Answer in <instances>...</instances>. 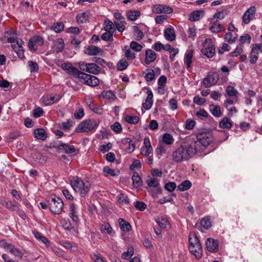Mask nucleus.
<instances>
[{"label":"nucleus","instance_id":"obj_52","mask_svg":"<svg viewBox=\"0 0 262 262\" xmlns=\"http://www.w3.org/2000/svg\"><path fill=\"white\" fill-rule=\"evenodd\" d=\"M226 94L229 97L236 96L238 93L234 87L230 85L226 88Z\"/></svg>","mask_w":262,"mask_h":262},{"label":"nucleus","instance_id":"obj_64","mask_svg":"<svg viewBox=\"0 0 262 262\" xmlns=\"http://www.w3.org/2000/svg\"><path fill=\"white\" fill-rule=\"evenodd\" d=\"M164 187L167 191L171 192L176 188V184L174 182H168L165 185Z\"/></svg>","mask_w":262,"mask_h":262},{"label":"nucleus","instance_id":"obj_26","mask_svg":"<svg viewBox=\"0 0 262 262\" xmlns=\"http://www.w3.org/2000/svg\"><path fill=\"white\" fill-rule=\"evenodd\" d=\"M134 31V38L138 41H139L143 39L144 37V34L141 31V30H139V28L137 26H133V27Z\"/></svg>","mask_w":262,"mask_h":262},{"label":"nucleus","instance_id":"obj_5","mask_svg":"<svg viewBox=\"0 0 262 262\" xmlns=\"http://www.w3.org/2000/svg\"><path fill=\"white\" fill-rule=\"evenodd\" d=\"M196 138L198 140L197 143L199 144L198 148H200V144H202L203 146L206 147L212 142L213 137L211 132H205L199 133Z\"/></svg>","mask_w":262,"mask_h":262},{"label":"nucleus","instance_id":"obj_34","mask_svg":"<svg viewBox=\"0 0 262 262\" xmlns=\"http://www.w3.org/2000/svg\"><path fill=\"white\" fill-rule=\"evenodd\" d=\"M220 127L223 128H230L232 126V122L229 118L225 117L220 121Z\"/></svg>","mask_w":262,"mask_h":262},{"label":"nucleus","instance_id":"obj_47","mask_svg":"<svg viewBox=\"0 0 262 262\" xmlns=\"http://www.w3.org/2000/svg\"><path fill=\"white\" fill-rule=\"evenodd\" d=\"M124 144L128 143V147L126 148L128 152H132L135 149V144L132 142V140L129 138L125 139L123 141Z\"/></svg>","mask_w":262,"mask_h":262},{"label":"nucleus","instance_id":"obj_39","mask_svg":"<svg viewBox=\"0 0 262 262\" xmlns=\"http://www.w3.org/2000/svg\"><path fill=\"white\" fill-rule=\"evenodd\" d=\"M103 27L104 29L106 31L114 32L115 31L113 22L109 20H106L104 21Z\"/></svg>","mask_w":262,"mask_h":262},{"label":"nucleus","instance_id":"obj_31","mask_svg":"<svg viewBox=\"0 0 262 262\" xmlns=\"http://www.w3.org/2000/svg\"><path fill=\"white\" fill-rule=\"evenodd\" d=\"M33 233L36 239L45 244L46 246H49V242L46 237L42 236L41 233L36 231H33Z\"/></svg>","mask_w":262,"mask_h":262},{"label":"nucleus","instance_id":"obj_18","mask_svg":"<svg viewBox=\"0 0 262 262\" xmlns=\"http://www.w3.org/2000/svg\"><path fill=\"white\" fill-rule=\"evenodd\" d=\"M204 14L203 10H195L189 14V19L191 21H195L200 20Z\"/></svg>","mask_w":262,"mask_h":262},{"label":"nucleus","instance_id":"obj_62","mask_svg":"<svg viewBox=\"0 0 262 262\" xmlns=\"http://www.w3.org/2000/svg\"><path fill=\"white\" fill-rule=\"evenodd\" d=\"M111 128L117 133H120L122 129L120 123L118 122H115L114 124L111 125Z\"/></svg>","mask_w":262,"mask_h":262},{"label":"nucleus","instance_id":"obj_37","mask_svg":"<svg viewBox=\"0 0 262 262\" xmlns=\"http://www.w3.org/2000/svg\"><path fill=\"white\" fill-rule=\"evenodd\" d=\"M191 186V183L189 180H185L178 186V190L181 191L187 190Z\"/></svg>","mask_w":262,"mask_h":262},{"label":"nucleus","instance_id":"obj_17","mask_svg":"<svg viewBox=\"0 0 262 262\" xmlns=\"http://www.w3.org/2000/svg\"><path fill=\"white\" fill-rule=\"evenodd\" d=\"M147 93V97L146 99L145 102L143 103V106L145 109L148 110H149L152 105L153 94L151 90H148Z\"/></svg>","mask_w":262,"mask_h":262},{"label":"nucleus","instance_id":"obj_45","mask_svg":"<svg viewBox=\"0 0 262 262\" xmlns=\"http://www.w3.org/2000/svg\"><path fill=\"white\" fill-rule=\"evenodd\" d=\"M24 42L21 39H16L14 44H12V47L16 51H21L23 50V45Z\"/></svg>","mask_w":262,"mask_h":262},{"label":"nucleus","instance_id":"obj_8","mask_svg":"<svg viewBox=\"0 0 262 262\" xmlns=\"http://www.w3.org/2000/svg\"><path fill=\"white\" fill-rule=\"evenodd\" d=\"M43 44L42 38L39 36H34L30 38L28 43V47L30 49L36 51L37 45L41 46Z\"/></svg>","mask_w":262,"mask_h":262},{"label":"nucleus","instance_id":"obj_12","mask_svg":"<svg viewBox=\"0 0 262 262\" xmlns=\"http://www.w3.org/2000/svg\"><path fill=\"white\" fill-rule=\"evenodd\" d=\"M207 249L210 252H216L218 250V241L212 238H208L206 242Z\"/></svg>","mask_w":262,"mask_h":262},{"label":"nucleus","instance_id":"obj_56","mask_svg":"<svg viewBox=\"0 0 262 262\" xmlns=\"http://www.w3.org/2000/svg\"><path fill=\"white\" fill-rule=\"evenodd\" d=\"M201 225L205 229H208L211 226L210 220L208 218L202 219L200 222Z\"/></svg>","mask_w":262,"mask_h":262},{"label":"nucleus","instance_id":"obj_63","mask_svg":"<svg viewBox=\"0 0 262 262\" xmlns=\"http://www.w3.org/2000/svg\"><path fill=\"white\" fill-rule=\"evenodd\" d=\"M87 17L88 16L85 13L79 14L76 17L77 21L80 23H83L86 21Z\"/></svg>","mask_w":262,"mask_h":262},{"label":"nucleus","instance_id":"obj_29","mask_svg":"<svg viewBox=\"0 0 262 262\" xmlns=\"http://www.w3.org/2000/svg\"><path fill=\"white\" fill-rule=\"evenodd\" d=\"M193 53V51L192 50H188L185 54L184 61L187 64V68H189L191 67Z\"/></svg>","mask_w":262,"mask_h":262},{"label":"nucleus","instance_id":"obj_20","mask_svg":"<svg viewBox=\"0 0 262 262\" xmlns=\"http://www.w3.org/2000/svg\"><path fill=\"white\" fill-rule=\"evenodd\" d=\"M87 104L89 105V107L91 110L97 114L101 115L104 112L102 108L95 104L91 100L88 101L87 102Z\"/></svg>","mask_w":262,"mask_h":262},{"label":"nucleus","instance_id":"obj_42","mask_svg":"<svg viewBox=\"0 0 262 262\" xmlns=\"http://www.w3.org/2000/svg\"><path fill=\"white\" fill-rule=\"evenodd\" d=\"M210 30L215 33H219L222 31L223 30H224V26L219 24L214 23L210 27Z\"/></svg>","mask_w":262,"mask_h":262},{"label":"nucleus","instance_id":"obj_13","mask_svg":"<svg viewBox=\"0 0 262 262\" xmlns=\"http://www.w3.org/2000/svg\"><path fill=\"white\" fill-rule=\"evenodd\" d=\"M154 11L157 13L170 14L173 12V9L171 7L165 5H157L155 6Z\"/></svg>","mask_w":262,"mask_h":262},{"label":"nucleus","instance_id":"obj_43","mask_svg":"<svg viewBox=\"0 0 262 262\" xmlns=\"http://www.w3.org/2000/svg\"><path fill=\"white\" fill-rule=\"evenodd\" d=\"M159 226L163 229H166L170 227V224L168 220L166 218H161L158 219L157 221Z\"/></svg>","mask_w":262,"mask_h":262},{"label":"nucleus","instance_id":"obj_53","mask_svg":"<svg viewBox=\"0 0 262 262\" xmlns=\"http://www.w3.org/2000/svg\"><path fill=\"white\" fill-rule=\"evenodd\" d=\"M114 32L106 31L101 36V38L105 41H113Z\"/></svg>","mask_w":262,"mask_h":262},{"label":"nucleus","instance_id":"obj_24","mask_svg":"<svg viewBox=\"0 0 262 262\" xmlns=\"http://www.w3.org/2000/svg\"><path fill=\"white\" fill-rule=\"evenodd\" d=\"M34 134L35 138L38 139L44 140L47 138V134L43 128H37L34 130Z\"/></svg>","mask_w":262,"mask_h":262},{"label":"nucleus","instance_id":"obj_35","mask_svg":"<svg viewBox=\"0 0 262 262\" xmlns=\"http://www.w3.org/2000/svg\"><path fill=\"white\" fill-rule=\"evenodd\" d=\"M1 204L3 206L11 210H15L18 208L17 206L12 201H2Z\"/></svg>","mask_w":262,"mask_h":262},{"label":"nucleus","instance_id":"obj_46","mask_svg":"<svg viewBox=\"0 0 262 262\" xmlns=\"http://www.w3.org/2000/svg\"><path fill=\"white\" fill-rule=\"evenodd\" d=\"M140 12L139 11L135 10L127 13L128 18L132 21L136 20L139 17Z\"/></svg>","mask_w":262,"mask_h":262},{"label":"nucleus","instance_id":"obj_22","mask_svg":"<svg viewBox=\"0 0 262 262\" xmlns=\"http://www.w3.org/2000/svg\"><path fill=\"white\" fill-rule=\"evenodd\" d=\"M215 48L213 46V45H209L208 47H205L204 49H203L202 52L204 55H206L209 58H211L215 54Z\"/></svg>","mask_w":262,"mask_h":262},{"label":"nucleus","instance_id":"obj_9","mask_svg":"<svg viewBox=\"0 0 262 262\" xmlns=\"http://www.w3.org/2000/svg\"><path fill=\"white\" fill-rule=\"evenodd\" d=\"M256 8L255 6H251L248 9L243 16V21L245 24H248L255 17Z\"/></svg>","mask_w":262,"mask_h":262},{"label":"nucleus","instance_id":"obj_33","mask_svg":"<svg viewBox=\"0 0 262 262\" xmlns=\"http://www.w3.org/2000/svg\"><path fill=\"white\" fill-rule=\"evenodd\" d=\"M43 103L46 105H51L54 102L57 101V99H55V96H46L42 98Z\"/></svg>","mask_w":262,"mask_h":262},{"label":"nucleus","instance_id":"obj_27","mask_svg":"<svg viewBox=\"0 0 262 262\" xmlns=\"http://www.w3.org/2000/svg\"><path fill=\"white\" fill-rule=\"evenodd\" d=\"M99 52H102V50L98 47L95 46H90L86 48V54L89 55H96Z\"/></svg>","mask_w":262,"mask_h":262},{"label":"nucleus","instance_id":"obj_51","mask_svg":"<svg viewBox=\"0 0 262 262\" xmlns=\"http://www.w3.org/2000/svg\"><path fill=\"white\" fill-rule=\"evenodd\" d=\"M147 73H146L144 78L147 81H151L155 78V72L153 70L148 69L146 70Z\"/></svg>","mask_w":262,"mask_h":262},{"label":"nucleus","instance_id":"obj_57","mask_svg":"<svg viewBox=\"0 0 262 262\" xmlns=\"http://www.w3.org/2000/svg\"><path fill=\"white\" fill-rule=\"evenodd\" d=\"M130 48L136 52H139L141 50L142 46L137 42L133 41L130 42Z\"/></svg>","mask_w":262,"mask_h":262},{"label":"nucleus","instance_id":"obj_7","mask_svg":"<svg viewBox=\"0 0 262 262\" xmlns=\"http://www.w3.org/2000/svg\"><path fill=\"white\" fill-rule=\"evenodd\" d=\"M219 79L217 73L209 74L203 80V84L206 88H209L216 84Z\"/></svg>","mask_w":262,"mask_h":262},{"label":"nucleus","instance_id":"obj_10","mask_svg":"<svg viewBox=\"0 0 262 262\" xmlns=\"http://www.w3.org/2000/svg\"><path fill=\"white\" fill-rule=\"evenodd\" d=\"M61 67L69 74L74 77L79 73V70L74 68L70 62L63 63L61 64Z\"/></svg>","mask_w":262,"mask_h":262},{"label":"nucleus","instance_id":"obj_59","mask_svg":"<svg viewBox=\"0 0 262 262\" xmlns=\"http://www.w3.org/2000/svg\"><path fill=\"white\" fill-rule=\"evenodd\" d=\"M134 254V248L133 247H128L127 251L123 253L122 257L123 259H127L128 257L133 256Z\"/></svg>","mask_w":262,"mask_h":262},{"label":"nucleus","instance_id":"obj_23","mask_svg":"<svg viewBox=\"0 0 262 262\" xmlns=\"http://www.w3.org/2000/svg\"><path fill=\"white\" fill-rule=\"evenodd\" d=\"M119 226L121 230L123 231H129L132 229V227L130 224L122 219H119Z\"/></svg>","mask_w":262,"mask_h":262},{"label":"nucleus","instance_id":"obj_25","mask_svg":"<svg viewBox=\"0 0 262 262\" xmlns=\"http://www.w3.org/2000/svg\"><path fill=\"white\" fill-rule=\"evenodd\" d=\"M101 68L98 65L94 63H88V72L93 74H98L99 73Z\"/></svg>","mask_w":262,"mask_h":262},{"label":"nucleus","instance_id":"obj_28","mask_svg":"<svg viewBox=\"0 0 262 262\" xmlns=\"http://www.w3.org/2000/svg\"><path fill=\"white\" fill-rule=\"evenodd\" d=\"M209 107L210 111L213 116L217 117L221 116L222 113L221 112L220 107L219 105L211 104L209 105Z\"/></svg>","mask_w":262,"mask_h":262},{"label":"nucleus","instance_id":"obj_61","mask_svg":"<svg viewBox=\"0 0 262 262\" xmlns=\"http://www.w3.org/2000/svg\"><path fill=\"white\" fill-rule=\"evenodd\" d=\"M28 66L30 68L31 72H37L38 70V67L37 63L33 61H29Z\"/></svg>","mask_w":262,"mask_h":262},{"label":"nucleus","instance_id":"obj_19","mask_svg":"<svg viewBox=\"0 0 262 262\" xmlns=\"http://www.w3.org/2000/svg\"><path fill=\"white\" fill-rule=\"evenodd\" d=\"M64 43L63 40L62 38H58L56 39L53 44V48L54 50L57 52H61L64 49Z\"/></svg>","mask_w":262,"mask_h":262},{"label":"nucleus","instance_id":"obj_55","mask_svg":"<svg viewBox=\"0 0 262 262\" xmlns=\"http://www.w3.org/2000/svg\"><path fill=\"white\" fill-rule=\"evenodd\" d=\"M125 121L129 123L137 124L139 120V118L137 116H127L125 119Z\"/></svg>","mask_w":262,"mask_h":262},{"label":"nucleus","instance_id":"obj_32","mask_svg":"<svg viewBox=\"0 0 262 262\" xmlns=\"http://www.w3.org/2000/svg\"><path fill=\"white\" fill-rule=\"evenodd\" d=\"M90 75H91L82 72L79 70V73L77 75H75V77L81 79L83 83L87 84Z\"/></svg>","mask_w":262,"mask_h":262},{"label":"nucleus","instance_id":"obj_50","mask_svg":"<svg viewBox=\"0 0 262 262\" xmlns=\"http://www.w3.org/2000/svg\"><path fill=\"white\" fill-rule=\"evenodd\" d=\"M9 251L11 253L13 254L19 259L22 258L23 253L17 249L15 248L13 246H10Z\"/></svg>","mask_w":262,"mask_h":262},{"label":"nucleus","instance_id":"obj_15","mask_svg":"<svg viewBox=\"0 0 262 262\" xmlns=\"http://www.w3.org/2000/svg\"><path fill=\"white\" fill-rule=\"evenodd\" d=\"M189 250L198 259L200 258L202 255V249L201 244L196 246H189Z\"/></svg>","mask_w":262,"mask_h":262},{"label":"nucleus","instance_id":"obj_44","mask_svg":"<svg viewBox=\"0 0 262 262\" xmlns=\"http://www.w3.org/2000/svg\"><path fill=\"white\" fill-rule=\"evenodd\" d=\"M128 66V62L124 58H122L117 63V67L118 70L123 71L125 70Z\"/></svg>","mask_w":262,"mask_h":262},{"label":"nucleus","instance_id":"obj_21","mask_svg":"<svg viewBox=\"0 0 262 262\" xmlns=\"http://www.w3.org/2000/svg\"><path fill=\"white\" fill-rule=\"evenodd\" d=\"M164 35L166 39L169 41H173L175 39L176 35L172 28H167L164 32Z\"/></svg>","mask_w":262,"mask_h":262},{"label":"nucleus","instance_id":"obj_58","mask_svg":"<svg viewBox=\"0 0 262 262\" xmlns=\"http://www.w3.org/2000/svg\"><path fill=\"white\" fill-rule=\"evenodd\" d=\"M103 171L105 176H111L114 177L117 175L115 171L111 169L108 166H105L103 168Z\"/></svg>","mask_w":262,"mask_h":262},{"label":"nucleus","instance_id":"obj_4","mask_svg":"<svg viewBox=\"0 0 262 262\" xmlns=\"http://www.w3.org/2000/svg\"><path fill=\"white\" fill-rule=\"evenodd\" d=\"M48 204L51 211L57 214L61 212L64 205L62 200L59 198H52L48 200Z\"/></svg>","mask_w":262,"mask_h":262},{"label":"nucleus","instance_id":"obj_11","mask_svg":"<svg viewBox=\"0 0 262 262\" xmlns=\"http://www.w3.org/2000/svg\"><path fill=\"white\" fill-rule=\"evenodd\" d=\"M144 145L141 149V154L144 156L148 157L152 151V148L148 138L144 139Z\"/></svg>","mask_w":262,"mask_h":262},{"label":"nucleus","instance_id":"obj_54","mask_svg":"<svg viewBox=\"0 0 262 262\" xmlns=\"http://www.w3.org/2000/svg\"><path fill=\"white\" fill-rule=\"evenodd\" d=\"M63 24L60 23H55L51 27V29L54 30L56 32H60L63 30Z\"/></svg>","mask_w":262,"mask_h":262},{"label":"nucleus","instance_id":"obj_3","mask_svg":"<svg viewBox=\"0 0 262 262\" xmlns=\"http://www.w3.org/2000/svg\"><path fill=\"white\" fill-rule=\"evenodd\" d=\"M98 126V123L94 119L85 120L81 122L76 128L78 133L89 132L95 129Z\"/></svg>","mask_w":262,"mask_h":262},{"label":"nucleus","instance_id":"obj_40","mask_svg":"<svg viewBox=\"0 0 262 262\" xmlns=\"http://www.w3.org/2000/svg\"><path fill=\"white\" fill-rule=\"evenodd\" d=\"M100 229L102 233H107L110 235H112L114 233L112 228L108 224H105L104 225H102L101 226Z\"/></svg>","mask_w":262,"mask_h":262},{"label":"nucleus","instance_id":"obj_16","mask_svg":"<svg viewBox=\"0 0 262 262\" xmlns=\"http://www.w3.org/2000/svg\"><path fill=\"white\" fill-rule=\"evenodd\" d=\"M59 152H64L67 154H72L76 151L73 146H70L65 143H62L58 146Z\"/></svg>","mask_w":262,"mask_h":262},{"label":"nucleus","instance_id":"obj_2","mask_svg":"<svg viewBox=\"0 0 262 262\" xmlns=\"http://www.w3.org/2000/svg\"><path fill=\"white\" fill-rule=\"evenodd\" d=\"M71 185L74 190L79 193L82 197L86 195L90 190V186L86 185L79 178H74L71 180Z\"/></svg>","mask_w":262,"mask_h":262},{"label":"nucleus","instance_id":"obj_41","mask_svg":"<svg viewBox=\"0 0 262 262\" xmlns=\"http://www.w3.org/2000/svg\"><path fill=\"white\" fill-rule=\"evenodd\" d=\"M101 96L105 99H107L111 101H114L115 98V95L111 91H103L101 93Z\"/></svg>","mask_w":262,"mask_h":262},{"label":"nucleus","instance_id":"obj_38","mask_svg":"<svg viewBox=\"0 0 262 262\" xmlns=\"http://www.w3.org/2000/svg\"><path fill=\"white\" fill-rule=\"evenodd\" d=\"M189 246H196L198 244H201L196 235L195 233H191L189 236Z\"/></svg>","mask_w":262,"mask_h":262},{"label":"nucleus","instance_id":"obj_1","mask_svg":"<svg viewBox=\"0 0 262 262\" xmlns=\"http://www.w3.org/2000/svg\"><path fill=\"white\" fill-rule=\"evenodd\" d=\"M198 146L199 144L195 140L190 138L186 140L172 152V160L177 163L188 161L200 150Z\"/></svg>","mask_w":262,"mask_h":262},{"label":"nucleus","instance_id":"obj_49","mask_svg":"<svg viewBox=\"0 0 262 262\" xmlns=\"http://www.w3.org/2000/svg\"><path fill=\"white\" fill-rule=\"evenodd\" d=\"M99 79L94 76L90 75V78H89L88 82L87 83L88 85H90L91 86H95L99 84Z\"/></svg>","mask_w":262,"mask_h":262},{"label":"nucleus","instance_id":"obj_30","mask_svg":"<svg viewBox=\"0 0 262 262\" xmlns=\"http://www.w3.org/2000/svg\"><path fill=\"white\" fill-rule=\"evenodd\" d=\"M133 184L134 187L138 188L142 185V181L139 175L137 172L134 173L132 177Z\"/></svg>","mask_w":262,"mask_h":262},{"label":"nucleus","instance_id":"obj_36","mask_svg":"<svg viewBox=\"0 0 262 262\" xmlns=\"http://www.w3.org/2000/svg\"><path fill=\"white\" fill-rule=\"evenodd\" d=\"M70 216L74 222L77 223L78 222V217L77 215L76 214V208L74 204H71L70 205Z\"/></svg>","mask_w":262,"mask_h":262},{"label":"nucleus","instance_id":"obj_6","mask_svg":"<svg viewBox=\"0 0 262 262\" xmlns=\"http://www.w3.org/2000/svg\"><path fill=\"white\" fill-rule=\"evenodd\" d=\"M146 183L148 187H153L148 190L151 193L152 196H155L158 194L161 193V188L157 179L149 178L147 180Z\"/></svg>","mask_w":262,"mask_h":262},{"label":"nucleus","instance_id":"obj_60","mask_svg":"<svg viewBox=\"0 0 262 262\" xmlns=\"http://www.w3.org/2000/svg\"><path fill=\"white\" fill-rule=\"evenodd\" d=\"M261 43H260L259 45L257 44L255 45L252 48L251 51L252 53L258 55L259 52H261L262 51V35L261 36Z\"/></svg>","mask_w":262,"mask_h":262},{"label":"nucleus","instance_id":"obj_14","mask_svg":"<svg viewBox=\"0 0 262 262\" xmlns=\"http://www.w3.org/2000/svg\"><path fill=\"white\" fill-rule=\"evenodd\" d=\"M157 57L156 53L152 50L148 49L145 51V63L146 64H149L154 62Z\"/></svg>","mask_w":262,"mask_h":262},{"label":"nucleus","instance_id":"obj_48","mask_svg":"<svg viewBox=\"0 0 262 262\" xmlns=\"http://www.w3.org/2000/svg\"><path fill=\"white\" fill-rule=\"evenodd\" d=\"M163 141L167 145H170L173 143L174 139L170 134L165 133L163 136Z\"/></svg>","mask_w":262,"mask_h":262}]
</instances>
